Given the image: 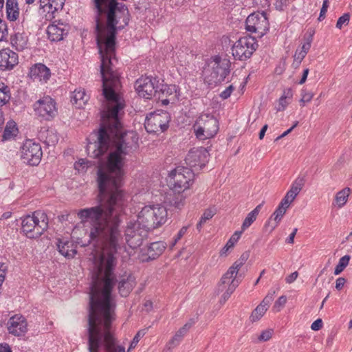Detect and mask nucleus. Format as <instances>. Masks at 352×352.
I'll return each instance as SVG.
<instances>
[{"label":"nucleus","instance_id":"f257e3e1","mask_svg":"<svg viewBox=\"0 0 352 352\" xmlns=\"http://www.w3.org/2000/svg\"><path fill=\"white\" fill-rule=\"evenodd\" d=\"M110 150L105 168L98 170V206L81 209L78 217L82 222H91L89 236L102 245V251L94 256L92 281L90 286L88 315V350L99 352L104 344L106 352H125L122 346L116 344L112 333V322L116 319V300L112 289L118 284L121 296L126 297L133 287V280L126 274L118 276L113 274L117 263L116 254L121 239L120 216L126 200L120 189L124 177V158L131 149H107L97 157L94 149L87 152L98 158Z\"/></svg>","mask_w":352,"mask_h":352},{"label":"nucleus","instance_id":"f03ea898","mask_svg":"<svg viewBox=\"0 0 352 352\" xmlns=\"http://www.w3.org/2000/svg\"><path fill=\"white\" fill-rule=\"evenodd\" d=\"M167 210L160 204L146 206L138 213V221L148 231L164 224L167 220Z\"/></svg>","mask_w":352,"mask_h":352},{"label":"nucleus","instance_id":"7ed1b4c3","mask_svg":"<svg viewBox=\"0 0 352 352\" xmlns=\"http://www.w3.org/2000/svg\"><path fill=\"white\" fill-rule=\"evenodd\" d=\"M230 62L226 58L214 56L205 69V81L213 87L220 84L230 74Z\"/></svg>","mask_w":352,"mask_h":352},{"label":"nucleus","instance_id":"20e7f679","mask_svg":"<svg viewBox=\"0 0 352 352\" xmlns=\"http://www.w3.org/2000/svg\"><path fill=\"white\" fill-rule=\"evenodd\" d=\"M21 229L30 239L39 237L48 228V219L45 212L36 211L22 219Z\"/></svg>","mask_w":352,"mask_h":352},{"label":"nucleus","instance_id":"39448f33","mask_svg":"<svg viewBox=\"0 0 352 352\" xmlns=\"http://www.w3.org/2000/svg\"><path fill=\"white\" fill-rule=\"evenodd\" d=\"M196 137L199 140H206L214 137L219 131V122L211 114H201L193 125Z\"/></svg>","mask_w":352,"mask_h":352},{"label":"nucleus","instance_id":"423d86ee","mask_svg":"<svg viewBox=\"0 0 352 352\" xmlns=\"http://www.w3.org/2000/svg\"><path fill=\"white\" fill-rule=\"evenodd\" d=\"M193 177L194 173L190 168L178 166L170 173L168 183L175 192H184L189 188Z\"/></svg>","mask_w":352,"mask_h":352},{"label":"nucleus","instance_id":"0eeeda50","mask_svg":"<svg viewBox=\"0 0 352 352\" xmlns=\"http://www.w3.org/2000/svg\"><path fill=\"white\" fill-rule=\"evenodd\" d=\"M170 120V116L167 111L151 112L146 117L145 129L150 133L164 132L168 128Z\"/></svg>","mask_w":352,"mask_h":352},{"label":"nucleus","instance_id":"6e6552de","mask_svg":"<svg viewBox=\"0 0 352 352\" xmlns=\"http://www.w3.org/2000/svg\"><path fill=\"white\" fill-rule=\"evenodd\" d=\"M258 47V43L252 36L240 38L232 46V53L236 60H245L251 57Z\"/></svg>","mask_w":352,"mask_h":352},{"label":"nucleus","instance_id":"1a4fd4ad","mask_svg":"<svg viewBox=\"0 0 352 352\" xmlns=\"http://www.w3.org/2000/svg\"><path fill=\"white\" fill-rule=\"evenodd\" d=\"M245 29L248 32L255 33L258 37H262L269 29V22L265 12H254L250 14L245 21Z\"/></svg>","mask_w":352,"mask_h":352},{"label":"nucleus","instance_id":"9d476101","mask_svg":"<svg viewBox=\"0 0 352 352\" xmlns=\"http://www.w3.org/2000/svg\"><path fill=\"white\" fill-rule=\"evenodd\" d=\"M35 115L45 120H50L57 114L56 103L49 96H43L33 104Z\"/></svg>","mask_w":352,"mask_h":352},{"label":"nucleus","instance_id":"9b49d317","mask_svg":"<svg viewBox=\"0 0 352 352\" xmlns=\"http://www.w3.org/2000/svg\"><path fill=\"white\" fill-rule=\"evenodd\" d=\"M159 83L156 78L142 76L135 81L134 87L139 96L151 99L153 96L155 97L160 88Z\"/></svg>","mask_w":352,"mask_h":352},{"label":"nucleus","instance_id":"f8f14e48","mask_svg":"<svg viewBox=\"0 0 352 352\" xmlns=\"http://www.w3.org/2000/svg\"><path fill=\"white\" fill-rule=\"evenodd\" d=\"M42 155L41 145L32 140H27L21 149V158L24 160V162L31 166L38 165L41 160Z\"/></svg>","mask_w":352,"mask_h":352},{"label":"nucleus","instance_id":"ddd939ff","mask_svg":"<svg viewBox=\"0 0 352 352\" xmlns=\"http://www.w3.org/2000/svg\"><path fill=\"white\" fill-rule=\"evenodd\" d=\"M239 281L236 276L228 271L223 275L217 287V293L223 292L219 300L221 304H224L230 297L239 286Z\"/></svg>","mask_w":352,"mask_h":352},{"label":"nucleus","instance_id":"4468645a","mask_svg":"<svg viewBox=\"0 0 352 352\" xmlns=\"http://www.w3.org/2000/svg\"><path fill=\"white\" fill-rule=\"evenodd\" d=\"M209 153L204 147L193 148L187 154L185 162L190 168L196 170L202 169L208 162Z\"/></svg>","mask_w":352,"mask_h":352},{"label":"nucleus","instance_id":"2eb2a0df","mask_svg":"<svg viewBox=\"0 0 352 352\" xmlns=\"http://www.w3.org/2000/svg\"><path fill=\"white\" fill-rule=\"evenodd\" d=\"M64 4L65 0H39V10L46 20H52L56 12L63 10Z\"/></svg>","mask_w":352,"mask_h":352},{"label":"nucleus","instance_id":"dca6fc26","mask_svg":"<svg viewBox=\"0 0 352 352\" xmlns=\"http://www.w3.org/2000/svg\"><path fill=\"white\" fill-rule=\"evenodd\" d=\"M160 88L155 95V98L162 101V104L167 105L170 101L173 102L177 99L178 94L177 87L174 85H168L159 83Z\"/></svg>","mask_w":352,"mask_h":352},{"label":"nucleus","instance_id":"f3484780","mask_svg":"<svg viewBox=\"0 0 352 352\" xmlns=\"http://www.w3.org/2000/svg\"><path fill=\"white\" fill-rule=\"evenodd\" d=\"M8 332L15 336L24 335L28 331V323L22 316L15 315L8 322Z\"/></svg>","mask_w":352,"mask_h":352},{"label":"nucleus","instance_id":"a211bd4d","mask_svg":"<svg viewBox=\"0 0 352 352\" xmlns=\"http://www.w3.org/2000/svg\"><path fill=\"white\" fill-rule=\"evenodd\" d=\"M69 30L68 24L56 21L47 27V33L52 41H60L68 34Z\"/></svg>","mask_w":352,"mask_h":352},{"label":"nucleus","instance_id":"6ab92c4d","mask_svg":"<svg viewBox=\"0 0 352 352\" xmlns=\"http://www.w3.org/2000/svg\"><path fill=\"white\" fill-rule=\"evenodd\" d=\"M18 63V55L8 48L0 51V70L12 69Z\"/></svg>","mask_w":352,"mask_h":352},{"label":"nucleus","instance_id":"aec40b11","mask_svg":"<svg viewBox=\"0 0 352 352\" xmlns=\"http://www.w3.org/2000/svg\"><path fill=\"white\" fill-rule=\"evenodd\" d=\"M29 76L34 81L46 82L51 76V72L45 65L37 63L30 68Z\"/></svg>","mask_w":352,"mask_h":352},{"label":"nucleus","instance_id":"412c9836","mask_svg":"<svg viewBox=\"0 0 352 352\" xmlns=\"http://www.w3.org/2000/svg\"><path fill=\"white\" fill-rule=\"evenodd\" d=\"M288 208V206H286L281 202L279 204L276 210L265 225V228L267 231L272 232L278 226Z\"/></svg>","mask_w":352,"mask_h":352},{"label":"nucleus","instance_id":"4be33fe9","mask_svg":"<svg viewBox=\"0 0 352 352\" xmlns=\"http://www.w3.org/2000/svg\"><path fill=\"white\" fill-rule=\"evenodd\" d=\"M148 230L145 228L142 227L140 234L137 235H131L132 231L130 230H125V240L128 245L132 248L135 249L140 247L143 242L144 238L146 237Z\"/></svg>","mask_w":352,"mask_h":352},{"label":"nucleus","instance_id":"5701e85b","mask_svg":"<svg viewBox=\"0 0 352 352\" xmlns=\"http://www.w3.org/2000/svg\"><path fill=\"white\" fill-rule=\"evenodd\" d=\"M304 186V180L302 178H297L292 184L291 188L287 191L284 198L281 200V203L286 206H289L290 204L295 199L298 195L302 186Z\"/></svg>","mask_w":352,"mask_h":352},{"label":"nucleus","instance_id":"b1692460","mask_svg":"<svg viewBox=\"0 0 352 352\" xmlns=\"http://www.w3.org/2000/svg\"><path fill=\"white\" fill-rule=\"evenodd\" d=\"M57 246L58 252L67 258H74L77 253L76 245L72 241L58 239Z\"/></svg>","mask_w":352,"mask_h":352},{"label":"nucleus","instance_id":"393cba45","mask_svg":"<svg viewBox=\"0 0 352 352\" xmlns=\"http://www.w3.org/2000/svg\"><path fill=\"white\" fill-rule=\"evenodd\" d=\"M193 323V321L186 323L182 328H180L176 332L175 336L167 344V347L168 348V349H171L179 344L183 337L188 332V331L192 327Z\"/></svg>","mask_w":352,"mask_h":352},{"label":"nucleus","instance_id":"a878e982","mask_svg":"<svg viewBox=\"0 0 352 352\" xmlns=\"http://www.w3.org/2000/svg\"><path fill=\"white\" fill-rule=\"evenodd\" d=\"M11 43L18 51H22L28 47V36L23 33L16 32L10 38Z\"/></svg>","mask_w":352,"mask_h":352},{"label":"nucleus","instance_id":"bb28decb","mask_svg":"<svg viewBox=\"0 0 352 352\" xmlns=\"http://www.w3.org/2000/svg\"><path fill=\"white\" fill-rule=\"evenodd\" d=\"M7 18L10 21H15L19 16V8L17 0H7L6 3Z\"/></svg>","mask_w":352,"mask_h":352},{"label":"nucleus","instance_id":"cd10ccee","mask_svg":"<svg viewBox=\"0 0 352 352\" xmlns=\"http://www.w3.org/2000/svg\"><path fill=\"white\" fill-rule=\"evenodd\" d=\"M166 248V245L162 241H156L151 243L147 248V255L148 258L155 259L160 256Z\"/></svg>","mask_w":352,"mask_h":352},{"label":"nucleus","instance_id":"c85d7f7f","mask_svg":"<svg viewBox=\"0 0 352 352\" xmlns=\"http://www.w3.org/2000/svg\"><path fill=\"white\" fill-rule=\"evenodd\" d=\"M72 102L76 105V107L80 109L87 102L89 96L87 95L84 89H76L72 97Z\"/></svg>","mask_w":352,"mask_h":352},{"label":"nucleus","instance_id":"c756f323","mask_svg":"<svg viewBox=\"0 0 352 352\" xmlns=\"http://www.w3.org/2000/svg\"><path fill=\"white\" fill-rule=\"evenodd\" d=\"M18 133V128L16 122L11 120L6 125L3 135L2 141H8L14 138Z\"/></svg>","mask_w":352,"mask_h":352},{"label":"nucleus","instance_id":"7c9ffc66","mask_svg":"<svg viewBox=\"0 0 352 352\" xmlns=\"http://www.w3.org/2000/svg\"><path fill=\"white\" fill-rule=\"evenodd\" d=\"M350 191L351 189L349 188H344L340 191L338 192L335 197L334 204L337 206L338 208L343 207L348 200Z\"/></svg>","mask_w":352,"mask_h":352},{"label":"nucleus","instance_id":"2f4dec72","mask_svg":"<svg viewBox=\"0 0 352 352\" xmlns=\"http://www.w3.org/2000/svg\"><path fill=\"white\" fill-rule=\"evenodd\" d=\"M182 192H175L173 197L167 198V201L170 206L180 210L185 204V196Z\"/></svg>","mask_w":352,"mask_h":352},{"label":"nucleus","instance_id":"473e14b6","mask_svg":"<svg viewBox=\"0 0 352 352\" xmlns=\"http://www.w3.org/2000/svg\"><path fill=\"white\" fill-rule=\"evenodd\" d=\"M242 234V231H236L230 237V239L228 241L226 245L221 249L220 252L221 256L226 255L227 252L232 248L234 247V244L238 241L241 235Z\"/></svg>","mask_w":352,"mask_h":352},{"label":"nucleus","instance_id":"72a5a7b5","mask_svg":"<svg viewBox=\"0 0 352 352\" xmlns=\"http://www.w3.org/2000/svg\"><path fill=\"white\" fill-rule=\"evenodd\" d=\"M10 88L4 85L3 82H0V104L1 107L3 104L7 103L10 99Z\"/></svg>","mask_w":352,"mask_h":352},{"label":"nucleus","instance_id":"f704fd0d","mask_svg":"<svg viewBox=\"0 0 352 352\" xmlns=\"http://www.w3.org/2000/svg\"><path fill=\"white\" fill-rule=\"evenodd\" d=\"M350 258L351 256L349 255H345L340 258L338 264L336 265L334 270L335 275L340 274L349 265Z\"/></svg>","mask_w":352,"mask_h":352},{"label":"nucleus","instance_id":"c9c22d12","mask_svg":"<svg viewBox=\"0 0 352 352\" xmlns=\"http://www.w3.org/2000/svg\"><path fill=\"white\" fill-rule=\"evenodd\" d=\"M266 311L265 306L258 305L252 311L250 318V320L254 322L260 320Z\"/></svg>","mask_w":352,"mask_h":352},{"label":"nucleus","instance_id":"e433bc0d","mask_svg":"<svg viewBox=\"0 0 352 352\" xmlns=\"http://www.w3.org/2000/svg\"><path fill=\"white\" fill-rule=\"evenodd\" d=\"M214 213L212 210L210 209L206 210L201 217L199 221L197 223V229L199 231H201L203 226L206 223L208 220L210 219L214 216Z\"/></svg>","mask_w":352,"mask_h":352},{"label":"nucleus","instance_id":"4c0bfd02","mask_svg":"<svg viewBox=\"0 0 352 352\" xmlns=\"http://www.w3.org/2000/svg\"><path fill=\"white\" fill-rule=\"evenodd\" d=\"M313 33H309V34H306L304 36L305 42L301 47L300 51L305 53L306 54L308 53L310 50L311 45L313 41Z\"/></svg>","mask_w":352,"mask_h":352},{"label":"nucleus","instance_id":"58836bf2","mask_svg":"<svg viewBox=\"0 0 352 352\" xmlns=\"http://www.w3.org/2000/svg\"><path fill=\"white\" fill-rule=\"evenodd\" d=\"M256 217H257L252 212L248 214L241 226L242 232L252 225V223L256 219Z\"/></svg>","mask_w":352,"mask_h":352},{"label":"nucleus","instance_id":"ea45409f","mask_svg":"<svg viewBox=\"0 0 352 352\" xmlns=\"http://www.w3.org/2000/svg\"><path fill=\"white\" fill-rule=\"evenodd\" d=\"M146 334V329H142L140 330L136 335L134 336L133 340L131 341L130 346L128 349V352H129L131 349H134L138 342L140 341V339L142 338Z\"/></svg>","mask_w":352,"mask_h":352},{"label":"nucleus","instance_id":"a19ab883","mask_svg":"<svg viewBox=\"0 0 352 352\" xmlns=\"http://www.w3.org/2000/svg\"><path fill=\"white\" fill-rule=\"evenodd\" d=\"M8 36V29L5 21L0 19V41L7 39Z\"/></svg>","mask_w":352,"mask_h":352},{"label":"nucleus","instance_id":"79ce46f5","mask_svg":"<svg viewBox=\"0 0 352 352\" xmlns=\"http://www.w3.org/2000/svg\"><path fill=\"white\" fill-rule=\"evenodd\" d=\"M126 230H130L132 231L131 235H137V234H140V230H142V225H140L137 220L136 222H130L126 228Z\"/></svg>","mask_w":352,"mask_h":352},{"label":"nucleus","instance_id":"37998d69","mask_svg":"<svg viewBox=\"0 0 352 352\" xmlns=\"http://www.w3.org/2000/svg\"><path fill=\"white\" fill-rule=\"evenodd\" d=\"M287 302V297L285 296H281L278 298V299L275 302L273 309L276 312L280 311V309L285 306Z\"/></svg>","mask_w":352,"mask_h":352},{"label":"nucleus","instance_id":"c03bdc74","mask_svg":"<svg viewBox=\"0 0 352 352\" xmlns=\"http://www.w3.org/2000/svg\"><path fill=\"white\" fill-rule=\"evenodd\" d=\"M292 96L291 89H287L284 92V95L279 99V104L282 107V109L289 104L287 99L290 98Z\"/></svg>","mask_w":352,"mask_h":352},{"label":"nucleus","instance_id":"a18cd8bd","mask_svg":"<svg viewBox=\"0 0 352 352\" xmlns=\"http://www.w3.org/2000/svg\"><path fill=\"white\" fill-rule=\"evenodd\" d=\"M350 20V15L349 13L344 14L342 16H340L337 23L336 28L338 29H341L343 25H347Z\"/></svg>","mask_w":352,"mask_h":352},{"label":"nucleus","instance_id":"49530a36","mask_svg":"<svg viewBox=\"0 0 352 352\" xmlns=\"http://www.w3.org/2000/svg\"><path fill=\"white\" fill-rule=\"evenodd\" d=\"M243 265V263H242L239 259L236 260L233 265L228 270V272H231L232 274L236 276L240 268Z\"/></svg>","mask_w":352,"mask_h":352},{"label":"nucleus","instance_id":"de8ad7c7","mask_svg":"<svg viewBox=\"0 0 352 352\" xmlns=\"http://www.w3.org/2000/svg\"><path fill=\"white\" fill-rule=\"evenodd\" d=\"M275 294V292H273L272 293H269L262 300V302L259 304V305L265 306V309L267 310L270 305L274 300V295Z\"/></svg>","mask_w":352,"mask_h":352},{"label":"nucleus","instance_id":"09e8293b","mask_svg":"<svg viewBox=\"0 0 352 352\" xmlns=\"http://www.w3.org/2000/svg\"><path fill=\"white\" fill-rule=\"evenodd\" d=\"M273 331L272 329H267L261 333L258 339L259 341L266 342L269 340L272 336Z\"/></svg>","mask_w":352,"mask_h":352},{"label":"nucleus","instance_id":"8fccbe9b","mask_svg":"<svg viewBox=\"0 0 352 352\" xmlns=\"http://www.w3.org/2000/svg\"><path fill=\"white\" fill-rule=\"evenodd\" d=\"M187 232V227L184 226L182 227L177 235L174 237L173 241L171 243V247H173L176 245V243L182 239V237Z\"/></svg>","mask_w":352,"mask_h":352},{"label":"nucleus","instance_id":"3c124183","mask_svg":"<svg viewBox=\"0 0 352 352\" xmlns=\"http://www.w3.org/2000/svg\"><path fill=\"white\" fill-rule=\"evenodd\" d=\"M300 102L305 103L310 102L314 97V94L311 92L306 91V90H302Z\"/></svg>","mask_w":352,"mask_h":352},{"label":"nucleus","instance_id":"603ef678","mask_svg":"<svg viewBox=\"0 0 352 352\" xmlns=\"http://www.w3.org/2000/svg\"><path fill=\"white\" fill-rule=\"evenodd\" d=\"M234 89V87L232 85H229L224 91L220 94V97L224 100L228 98Z\"/></svg>","mask_w":352,"mask_h":352},{"label":"nucleus","instance_id":"864d4df0","mask_svg":"<svg viewBox=\"0 0 352 352\" xmlns=\"http://www.w3.org/2000/svg\"><path fill=\"white\" fill-rule=\"evenodd\" d=\"M289 0H275L274 6L278 10H283Z\"/></svg>","mask_w":352,"mask_h":352},{"label":"nucleus","instance_id":"5fc2aeb1","mask_svg":"<svg viewBox=\"0 0 352 352\" xmlns=\"http://www.w3.org/2000/svg\"><path fill=\"white\" fill-rule=\"evenodd\" d=\"M89 162L87 161L85 159H80L78 162H76L75 164H74V168L75 169L78 170H80V168H84L85 165L87 166H88L87 165V163Z\"/></svg>","mask_w":352,"mask_h":352},{"label":"nucleus","instance_id":"6e6d98bb","mask_svg":"<svg viewBox=\"0 0 352 352\" xmlns=\"http://www.w3.org/2000/svg\"><path fill=\"white\" fill-rule=\"evenodd\" d=\"M322 327V320L320 318L315 320L311 325V329L314 331H318Z\"/></svg>","mask_w":352,"mask_h":352},{"label":"nucleus","instance_id":"4d7b16f0","mask_svg":"<svg viewBox=\"0 0 352 352\" xmlns=\"http://www.w3.org/2000/svg\"><path fill=\"white\" fill-rule=\"evenodd\" d=\"M346 281V279L343 277H339L337 278L336 281V289L338 291L342 289Z\"/></svg>","mask_w":352,"mask_h":352},{"label":"nucleus","instance_id":"13d9d810","mask_svg":"<svg viewBox=\"0 0 352 352\" xmlns=\"http://www.w3.org/2000/svg\"><path fill=\"white\" fill-rule=\"evenodd\" d=\"M298 276V273L297 272H294L285 278V281L287 283L291 284L296 280Z\"/></svg>","mask_w":352,"mask_h":352},{"label":"nucleus","instance_id":"bf43d9fd","mask_svg":"<svg viewBox=\"0 0 352 352\" xmlns=\"http://www.w3.org/2000/svg\"><path fill=\"white\" fill-rule=\"evenodd\" d=\"M298 124V121H296L295 123L293 124V126L289 128V129H287V131H285L283 133H282L280 135L278 136L276 138V139L275 140L276 141H278V140L285 137L286 135H287L289 133H290L293 129L297 126V125Z\"/></svg>","mask_w":352,"mask_h":352},{"label":"nucleus","instance_id":"052dcab7","mask_svg":"<svg viewBox=\"0 0 352 352\" xmlns=\"http://www.w3.org/2000/svg\"><path fill=\"white\" fill-rule=\"evenodd\" d=\"M306 54L302 52V51H299L298 50H297L295 52V54H294V58L298 60H302L306 56Z\"/></svg>","mask_w":352,"mask_h":352},{"label":"nucleus","instance_id":"680f3d73","mask_svg":"<svg viewBox=\"0 0 352 352\" xmlns=\"http://www.w3.org/2000/svg\"><path fill=\"white\" fill-rule=\"evenodd\" d=\"M0 352H12L10 345L7 343L0 344Z\"/></svg>","mask_w":352,"mask_h":352},{"label":"nucleus","instance_id":"e2e57ef3","mask_svg":"<svg viewBox=\"0 0 352 352\" xmlns=\"http://www.w3.org/2000/svg\"><path fill=\"white\" fill-rule=\"evenodd\" d=\"M328 8H329V0H323V3H322V6L320 14H322L325 15Z\"/></svg>","mask_w":352,"mask_h":352},{"label":"nucleus","instance_id":"0e129e2a","mask_svg":"<svg viewBox=\"0 0 352 352\" xmlns=\"http://www.w3.org/2000/svg\"><path fill=\"white\" fill-rule=\"evenodd\" d=\"M297 228H294L293 232L289 234L288 238L287 239V243H294V238L297 232Z\"/></svg>","mask_w":352,"mask_h":352},{"label":"nucleus","instance_id":"69168bd1","mask_svg":"<svg viewBox=\"0 0 352 352\" xmlns=\"http://www.w3.org/2000/svg\"><path fill=\"white\" fill-rule=\"evenodd\" d=\"M309 69L308 68L304 69L302 78H301L300 80L299 81L300 85H302L303 83L305 82L307 76L309 74Z\"/></svg>","mask_w":352,"mask_h":352},{"label":"nucleus","instance_id":"338daca9","mask_svg":"<svg viewBox=\"0 0 352 352\" xmlns=\"http://www.w3.org/2000/svg\"><path fill=\"white\" fill-rule=\"evenodd\" d=\"M263 206V202L258 204L253 210L251 212L254 213L256 217L258 216V213L260 212L262 207Z\"/></svg>","mask_w":352,"mask_h":352},{"label":"nucleus","instance_id":"774afa93","mask_svg":"<svg viewBox=\"0 0 352 352\" xmlns=\"http://www.w3.org/2000/svg\"><path fill=\"white\" fill-rule=\"evenodd\" d=\"M248 257H249V254L247 253V252H245L243 254H242V255L240 256V258H239V260L242 263H243V265L245 264V263L246 262V261L248 259Z\"/></svg>","mask_w":352,"mask_h":352}]
</instances>
